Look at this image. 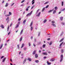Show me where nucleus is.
Instances as JSON below:
<instances>
[{"mask_svg": "<svg viewBox=\"0 0 65 65\" xmlns=\"http://www.w3.org/2000/svg\"><path fill=\"white\" fill-rule=\"evenodd\" d=\"M32 25H33V21H32L31 23H30V26L31 27L30 30L31 31H32L33 29V27L32 26Z\"/></svg>", "mask_w": 65, "mask_h": 65, "instance_id": "obj_1", "label": "nucleus"}, {"mask_svg": "<svg viewBox=\"0 0 65 65\" xmlns=\"http://www.w3.org/2000/svg\"><path fill=\"white\" fill-rule=\"evenodd\" d=\"M60 62H61L62 61H63V55L62 54L60 57Z\"/></svg>", "mask_w": 65, "mask_h": 65, "instance_id": "obj_2", "label": "nucleus"}, {"mask_svg": "<svg viewBox=\"0 0 65 65\" xmlns=\"http://www.w3.org/2000/svg\"><path fill=\"white\" fill-rule=\"evenodd\" d=\"M27 60V58H25L23 62V64H24V63H25L26 62V60Z\"/></svg>", "mask_w": 65, "mask_h": 65, "instance_id": "obj_3", "label": "nucleus"}, {"mask_svg": "<svg viewBox=\"0 0 65 65\" xmlns=\"http://www.w3.org/2000/svg\"><path fill=\"white\" fill-rule=\"evenodd\" d=\"M42 55H47V54L45 52H43L42 53Z\"/></svg>", "mask_w": 65, "mask_h": 65, "instance_id": "obj_4", "label": "nucleus"}, {"mask_svg": "<svg viewBox=\"0 0 65 65\" xmlns=\"http://www.w3.org/2000/svg\"><path fill=\"white\" fill-rule=\"evenodd\" d=\"M27 60L29 61V62H31L32 61V59L30 58H28L27 59Z\"/></svg>", "mask_w": 65, "mask_h": 65, "instance_id": "obj_5", "label": "nucleus"}, {"mask_svg": "<svg viewBox=\"0 0 65 65\" xmlns=\"http://www.w3.org/2000/svg\"><path fill=\"white\" fill-rule=\"evenodd\" d=\"M32 12H33V11H31L30 13H29L28 14V15L29 16H30L31 15V14H32Z\"/></svg>", "mask_w": 65, "mask_h": 65, "instance_id": "obj_6", "label": "nucleus"}, {"mask_svg": "<svg viewBox=\"0 0 65 65\" xmlns=\"http://www.w3.org/2000/svg\"><path fill=\"white\" fill-rule=\"evenodd\" d=\"M41 13V12H39L38 14V15H36V16L37 17H39V16H40V14Z\"/></svg>", "mask_w": 65, "mask_h": 65, "instance_id": "obj_7", "label": "nucleus"}, {"mask_svg": "<svg viewBox=\"0 0 65 65\" xmlns=\"http://www.w3.org/2000/svg\"><path fill=\"white\" fill-rule=\"evenodd\" d=\"M23 29H22L20 34V35H22V34L23 32Z\"/></svg>", "mask_w": 65, "mask_h": 65, "instance_id": "obj_8", "label": "nucleus"}, {"mask_svg": "<svg viewBox=\"0 0 65 65\" xmlns=\"http://www.w3.org/2000/svg\"><path fill=\"white\" fill-rule=\"evenodd\" d=\"M35 0H33L31 2L32 3V5H33V4H34V3H35V1H35Z\"/></svg>", "mask_w": 65, "mask_h": 65, "instance_id": "obj_9", "label": "nucleus"}, {"mask_svg": "<svg viewBox=\"0 0 65 65\" xmlns=\"http://www.w3.org/2000/svg\"><path fill=\"white\" fill-rule=\"evenodd\" d=\"M1 27L2 29H4V25L3 24L1 25Z\"/></svg>", "mask_w": 65, "mask_h": 65, "instance_id": "obj_10", "label": "nucleus"}, {"mask_svg": "<svg viewBox=\"0 0 65 65\" xmlns=\"http://www.w3.org/2000/svg\"><path fill=\"white\" fill-rule=\"evenodd\" d=\"M35 57L36 58H38V55L37 54H35Z\"/></svg>", "mask_w": 65, "mask_h": 65, "instance_id": "obj_11", "label": "nucleus"}, {"mask_svg": "<svg viewBox=\"0 0 65 65\" xmlns=\"http://www.w3.org/2000/svg\"><path fill=\"white\" fill-rule=\"evenodd\" d=\"M24 45H25V44L24 43H23L22 44V46L21 47V48H23V47L24 46Z\"/></svg>", "mask_w": 65, "mask_h": 65, "instance_id": "obj_12", "label": "nucleus"}, {"mask_svg": "<svg viewBox=\"0 0 65 65\" xmlns=\"http://www.w3.org/2000/svg\"><path fill=\"white\" fill-rule=\"evenodd\" d=\"M47 63L48 65H51V63H50L48 62V61H47Z\"/></svg>", "mask_w": 65, "mask_h": 65, "instance_id": "obj_13", "label": "nucleus"}, {"mask_svg": "<svg viewBox=\"0 0 65 65\" xmlns=\"http://www.w3.org/2000/svg\"><path fill=\"white\" fill-rule=\"evenodd\" d=\"M23 39V37H21V38L20 39V42H21L22 41V39Z\"/></svg>", "mask_w": 65, "mask_h": 65, "instance_id": "obj_14", "label": "nucleus"}, {"mask_svg": "<svg viewBox=\"0 0 65 65\" xmlns=\"http://www.w3.org/2000/svg\"><path fill=\"white\" fill-rule=\"evenodd\" d=\"M3 47V44H2L1 45H0V49H1L2 47Z\"/></svg>", "mask_w": 65, "mask_h": 65, "instance_id": "obj_15", "label": "nucleus"}, {"mask_svg": "<svg viewBox=\"0 0 65 65\" xmlns=\"http://www.w3.org/2000/svg\"><path fill=\"white\" fill-rule=\"evenodd\" d=\"M64 38H62V39L59 41V42H62V41L63 40H64Z\"/></svg>", "mask_w": 65, "mask_h": 65, "instance_id": "obj_16", "label": "nucleus"}, {"mask_svg": "<svg viewBox=\"0 0 65 65\" xmlns=\"http://www.w3.org/2000/svg\"><path fill=\"white\" fill-rule=\"evenodd\" d=\"M45 46H46V45L45 44H44L43 45V48H45Z\"/></svg>", "mask_w": 65, "mask_h": 65, "instance_id": "obj_17", "label": "nucleus"}, {"mask_svg": "<svg viewBox=\"0 0 65 65\" xmlns=\"http://www.w3.org/2000/svg\"><path fill=\"white\" fill-rule=\"evenodd\" d=\"M63 44V42H62L60 44V45H59L60 46H62V45Z\"/></svg>", "mask_w": 65, "mask_h": 65, "instance_id": "obj_18", "label": "nucleus"}, {"mask_svg": "<svg viewBox=\"0 0 65 65\" xmlns=\"http://www.w3.org/2000/svg\"><path fill=\"white\" fill-rule=\"evenodd\" d=\"M63 19V17H60V20L61 21H62Z\"/></svg>", "mask_w": 65, "mask_h": 65, "instance_id": "obj_19", "label": "nucleus"}, {"mask_svg": "<svg viewBox=\"0 0 65 65\" xmlns=\"http://www.w3.org/2000/svg\"><path fill=\"white\" fill-rule=\"evenodd\" d=\"M6 59V57L5 58H4V59H3V60L2 61V62H4V61H5V59Z\"/></svg>", "mask_w": 65, "mask_h": 65, "instance_id": "obj_20", "label": "nucleus"}, {"mask_svg": "<svg viewBox=\"0 0 65 65\" xmlns=\"http://www.w3.org/2000/svg\"><path fill=\"white\" fill-rule=\"evenodd\" d=\"M52 26H53L54 27H56V25L55 24H54L53 23H52Z\"/></svg>", "mask_w": 65, "mask_h": 65, "instance_id": "obj_21", "label": "nucleus"}, {"mask_svg": "<svg viewBox=\"0 0 65 65\" xmlns=\"http://www.w3.org/2000/svg\"><path fill=\"white\" fill-rule=\"evenodd\" d=\"M35 62L37 63H39V61L38 60H35Z\"/></svg>", "mask_w": 65, "mask_h": 65, "instance_id": "obj_22", "label": "nucleus"}, {"mask_svg": "<svg viewBox=\"0 0 65 65\" xmlns=\"http://www.w3.org/2000/svg\"><path fill=\"white\" fill-rule=\"evenodd\" d=\"M36 53V51H34L32 53L33 55H35V54Z\"/></svg>", "mask_w": 65, "mask_h": 65, "instance_id": "obj_23", "label": "nucleus"}, {"mask_svg": "<svg viewBox=\"0 0 65 65\" xmlns=\"http://www.w3.org/2000/svg\"><path fill=\"white\" fill-rule=\"evenodd\" d=\"M63 5H64V2H61V6H63Z\"/></svg>", "mask_w": 65, "mask_h": 65, "instance_id": "obj_24", "label": "nucleus"}, {"mask_svg": "<svg viewBox=\"0 0 65 65\" xmlns=\"http://www.w3.org/2000/svg\"><path fill=\"white\" fill-rule=\"evenodd\" d=\"M61 24L62 25H65V23L64 22H62L61 23Z\"/></svg>", "mask_w": 65, "mask_h": 65, "instance_id": "obj_25", "label": "nucleus"}, {"mask_svg": "<svg viewBox=\"0 0 65 65\" xmlns=\"http://www.w3.org/2000/svg\"><path fill=\"white\" fill-rule=\"evenodd\" d=\"M17 47H18V49L19 50V49H20V45L19 44H18L17 45Z\"/></svg>", "mask_w": 65, "mask_h": 65, "instance_id": "obj_26", "label": "nucleus"}, {"mask_svg": "<svg viewBox=\"0 0 65 65\" xmlns=\"http://www.w3.org/2000/svg\"><path fill=\"white\" fill-rule=\"evenodd\" d=\"M9 26H8L7 28V31H9Z\"/></svg>", "mask_w": 65, "mask_h": 65, "instance_id": "obj_27", "label": "nucleus"}, {"mask_svg": "<svg viewBox=\"0 0 65 65\" xmlns=\"http://www.w3.org/2000/svg\"><path fill=\"white\" fill-rule=\"evenodd\" d=\"M56 10H54L53 12V14H55V13H56Z\"/></svg>", "mask_w": 65, "mask_h": 65, "instance_id": "obj_28", "label": "nucleus"}, {"mask_svg": "<svg viewBox=\"0 0 65 65\" xmlns=\"http://www.w3.org/2000/svg\"><path fill=\"white\" fill-rule=\"evenodd\" d=\"M46 21H47V20L46 19L45 20L43 21L44 23H45V22H46Z\"/></svg>", "mask_w": 65, "mask_h": 65, "instance_id": "obj_29", "label": "nucleus"}, {"mask_svg": "<svg viewBox=\"0 0 65 65\" xmlns=\"http://www.w3.org/2000/svg\"><path fill=\"white\" fill-rule=\"evenodd\" d=\"M8 5V3H7L6 4V5L5 6V7H7Z\"/></svg>", "mask_w": 65, "mask_h": 65, "instance_id": "obj_30", "label": "nucleus"}, {"mask_svg": "<svg viewBox=\"0 0 65 65\" xmlns=\"http://www.w3.org/2000/svg\"><path fill=\"white\" fill-rule=\"evenodd\" d=\"M61 53H63V52H64V50L63 49H62L61 50Z\"/></svg>", "mask_w": 65, "mask_h": 65, "instance_id": "obj_31", "label": "nucleus"}, {"mask_svg": "<svg viewBox=\"0 0 65 65\" xmlns=\"http://www.w3.org/2000/svg\"><path fill=\"white\" fill-rule=\"evenodd\" d=\"M9 16H10V15L9 14L5 15V17H9Z\"/></svg>", "mask_w": 65, "mask_h": 65, "instance_id": "obj_32", "label": "nucleus"}, {"mask_svg": "<svg viewBox=\"0 0 65 65\" xmlns=\"http://www.w3.org/2000/svg\"><path fill=\"white\" fill-rule=\"evenodd\" d=\"M26 22V20H25L23 21V24H24V23H25Z\"/></svg>", "mask_w": 65, "mask_h": 65, "instance_id": "obj_33", "label": "nucleus"}, {"mask_svg": "<svg viewBox=\"0 0 65 65\" xmlns=\"http://www.w3.org/2000/svg\"><path fill=\"white\" fill-rule=\"evenodd\" d=\"M55 10H57L58 9V8L57 7H55Z\"/></svg>", "mask_w": 65, "mask_h": 65, "instance_id": "obj_34", "label": "nucleus"}, {"mask_svg": "<svg viewBox=\"0 0 65 65\" xmlns=\"http://www.w3.org/2000/svg\"><path fill=\"white\" fill-rule=\"evenodd\" d=\"M19 27V24H18L15 27V28H18V27Z\"/></svg>", "mask_w": 65, "mask_h": 65, "instance_id": "obj_35", "label": "nucleus"}, {"mask_svg": "<svg viewBox=\"0 0 65 65\" xmlns=\"http://www.w3.org/2000/svg\"><path fill=\"white\" fill-rule=\"evenodd\" d=\"M9 20V17H8L6 19V21H8Z\"/></svg>", "mask_w": 65, "mask_h": 65, "instance_id": "obj_36", "label": "nucleus"}, {"mask_svg": "<svg viewBox=\"0 0 65 65\" xmlns=\"http://www.w3.org/2000/svg\"><path fill=\"white\" fill-rule=\"evenodd\" d=\"M24 5H24V4H23L21 5L20 6H24Z\"/></svg>", "mask_w": 65, "mask_h": 65, "instance_id": "obj_37", "label": "nucleus"}, {"mask_svg": "<svg viewBox=\"0 0 65 65\" xmlns=\"http://www.w3.org/2000/svg\"><path fill=\"white\" fill-rule=\"evenodd\" d=\"M54 60H53V59H51L50 60V61H52V62L54 61Z\"/></svg>", "mask_w": 65, "mask_h": 65, "instance_id": "obj_38", "label": "nucleus"}, {"mask_svg": "<svg viewBox=\"0 0 65 65\" xmlns=\"http://www.w3.org/2000/svg\"><path fill=\"white\" fill-rule=\"evenodd\" d=\"M52 42H51L49 43V45H52Z\"/></svg>", "mask_w": 65, "mask_h": 65, "instance_id": "obj_39", "label": "nucleus"}, {"mask_svg": "<svg viewBox=\"0 0 65 65\" xmlns=\"http://www.w3.org/2000/svg\"><path fill=\"white\" fill-rule=\"evenodd\" d=\"M45 9V8H44L42 9V12Z\"/></svg>", "mask_w": 65, "mask_h": 65, "instance_id": "obj_40", "label": "nucleus"}, {"mask_svg": "<svg viewBox=\"0 0 65 65\" xmlns=\"http://www.w3.org/2000/svg\"><path fill=\"white\" fill-rule=\"evenodd\" d=\"M48 6H49V5H47L45 7V8H47L48 7Z\"/></svg>", "mask_w": 65, "mask_h": 65, "instance_id": "obj_41", "label": "nucleus"}, {"mask_svg": "<svg viewBox=\"0 0 65 65\" xmlns=\"http://www.w3.org/2000/svg\"><path fill=\"white\" fill-rule=\"evenodd\" d=\"M49 2H45V3H44V4H47V3H49Z\"/></svg>", "mask_w": 65, "mask_h": 65, "instance_id": "obj_42", "label": "nucleus"}, {"mask_svg": "<svg viewBox=\"0 0 65 65\" xmlns=\"http://www.w3.org/2000/svg\"><path fill=\"white\" fill-rule=\"evenodd\" d=\"M25 2V0H23L21 2V3H23V2Z\"/></svg>", "mask_w": 65, "mask_h": 65, "instance_id": "obj_43", "label": "nucleus"}, {"mask_svg": "<svg viewBox=\"0 0 65 65\" xmlns=\"http://www.w3.org/2000/svg\"><path fill=\"white\" fill-rule=\"evenodd\" d=\"M52 10H50L48 11V13H50V12H52Z\"/></svg>", "mask_w": 65, "mask_h": 65, "instance_id": "obj_44", "label": "nucleus"}, {"mask_svg": "<svg viewBox=\"0 0 65 65\" xmlns=\"http://www.w3.org/2000/svg\"><path fill=\"white\" fill-rule=\"evenodd\" d=\"M64 33V32H62L61 34H60V36H62V35Z\"/></svg>", "mask_w": 65, "mask_h": 65, "instance_id": "obj_45", "label": "nucleus"}, {"mask_svg": "<svg viewBox=\"0 0 65 65\" xmlns=\"http://www.w3.org/2000/svg\"><path fill=\"white\" fill-rule=\"evenodd\" d=\"M28 44L29 46H31V43H29Z\"/></svg>", "mask_w": 65, "mask_h": 65, "instance_id": "obj_46", "label": "nucleus"}, {"mask_svg": "<svg viewBox=\"0 0 65 65\" xmlns=\"http://www.w3.org/2000/svg\"><path fill=\"white\" fill-rule=\"evenodd\" d=\"M34 42H36V39H34Z\"/></svg>", "mask_w": 65, "mask_h": 65, "instance_id": "obj_47", "label": "nucleus"}, {"mask_svg": "<svg viewBox=\"0 0 65 65\" xmlns=\"http://www.w3.org/2000/svg\"><path fill=\"white\" fill-rule=\"evenodd\" d=\"M9 15H11V13L10 12H9Z\"/></svg>", "mask_w": 65, "mask_h": 65, "instance_id": "obj_48", "label": "nucleus"}, {"mask_svg": "<svg viewBox=\"0 0 65 65\" xmlns=\"http://www.w3.org/2000/svg\"><path fill=\"white\" fill-rule=\"evenodd\" d=\"M21 18H19V19H18V21H21Z\"/></svg>", "mask_w": 65, "mask_h": 65, "instance_id": "obj_49", "label": "nucleus"}, {"mask_svg": "<svg viewBox=\"0 0 65 65\" xmlns=\"http://www.w3.org/2000/svg\"><path fill=\"white\" fill-rule=\"evenodd\" d=\"M14 3H13V4H12V5H11V6H13V5H14Z\"/></svg>", "mask_w": 65, "mask_h": 65, "instance_id": "obj_50", "label": "nucleus"}, {"mask_svg": "<svg viewBox=\"0 0 65 65\" xmlns=\"http://www.w3.org/2000/svg\"><path fill=\"white\" fill-rule=\"evenodd\" d=\"M35 29L36 30H37V26H36V28H35Z\"/></svg>", "mask_w": 65, "mask_h": 65, "instance_id": "obj_51", "label": "nucleus"}, {"mask_svg": "<svg viewBox=\"0 0 65 65\" xmlns=\"http://www.w3.org/2000/svg\"><path fill=\"white\" fill-rule=\"evenodd\" d=\"M4 58V56H2L1 58V59H2L3 58Z\"/></svg>", "mask_w": 65, "mask_h": 65, "instance_id": "obj_52", "label": "nucleus"}, {"mask_svg": "<svg viewBox=\"0 0 65 65\" xmlns=\"http://www.w3.org/2000/svg\"><path fill=\"white\" fill-rule=\"evenodd\" d=\"M29 9H28L27 8L26 9V11H27Z\"/></svg>", "mask_w": 65, "mask_h": 65, "instance_id": "obj_53", "label": "nucleus"}, {"mask_svg": "<svg viewBox=\"0 0 65 65\" xmlns=\"http://www.w3.org/2000/svg\"><path fill=\"white\" fill-rule=\"evenodd\" d=\"M52 23H55V21H52Z\"/></svg>", "mask_w": 65, "mask_h": 65, "instance_id": "obj_54", "label": "nucleus"}, {"mask_svg": "<svg viewBox=\"0 0 65 65\" xmlns=\"http://www.w3.org/2000/svg\"><path fill=\"white\" fill-rule=\"evenodd\" d=\"M33 45L34 46H36V45H35V44H34V43L33 44Z\"/></svg>", "mask_w": 65, "mask_h": 65, "instance_id": "obj_55", "label": "nucleus"}, {"mask_svg": "<svg viewBox=\"0 0 65 65\" xmlns=\"http://www.w3.org/2000/svg\"><path fill=\"white\" fill-rule=\"evenodd\" d=\"M46 58H47V57L46 56H45L44 57V59H46Z\"/></svg>", "mask_w": 65, "mask_h": 65, "instance_id": "obj_56", "label": "nucleus"}, {"mask_svg": "<svg viewBox=\"0 0 65 65\" xmlns=\"http://www.w3.org/2000/svg\"><path fill=\"white\" fill-rule=\"evenodd\" d=\"M40 43H41L40 42H39L38 43V45H39V44H40Z\"/></svg>", "mask_w": 65, "mask_h": 65, "instance_id": "obj_57", "label": "nucleus"}, {"mask_svg": "<svg viewBox=\"0 0 65 65\" xmlns=\"http://www.w3.org/2000/svg\"><path fill=\"white\" fill-rule=\"evenodd\" d=\"M40 32H39V34H38V36H40Z\"/></svg>", "mask_w": 65, "mask_h": 65, "instance_id": "obj_58", "label": "nucleus"}, {"mask_svg": "<svg viewBox=\"0 0 65 65\" xmlns=\"http://www.w3.org/2000/svg\"><path fill=\"white\" fill-rule=\"evenodd\" d=\"M65 8H64L63 9H62V11H64L65 10Z\"/></svg>", "mask_w": 65, "mask_h": 65, "instance_id": "obj_59", "label": "nucleus"}, {"mask_svg": "<svg viewBox=\"0 0 65 65\" xmlns=\"http://www.w3.org/2000/svg\"><path fill=\"white\" fill-rule=\"evenodd\" d=\"M33 7H34V6H33L31 8V9H32L33 8Z\"/></svg>", "mask_w": 65, "mask_h": 65, "instance_id": "obj_60", "label": "nucleus"}, {"mask_svg": "<svg viewBox=\"0 0 65 65\" xmlns=\"http://www.w3.org/2000/svg\"><path fill=\"white\" fill-rule=\"evenodd\" d=\"M28 16H29V14H28L26 15V17H28Z\"/></svg>", "mask_w": 65, "mask_h": 65, "instance_id": "obj_61", "label": "nucleus"}, {"mask_svg": "<svg viewBox=\"0 0 65 65\" xmlns=\"http://www.w3.org/2000/svg\"><path fill=\"white\" fill-rule=\"evenodd\" d=\"M10 33V32H9L8 34V35H9V34Z\"/></svg>", "mask_w": 65, "mask_h": 65, "instance_id": "obj_62", "label": "nucleus"}, {"mask_svg": "<svg viewBox=\"0 0 65 65\" xmlns=\"http://www.w3.org/2000/svg\"><path fill=\"white\" fill-rule=\"evenodd\" d=\"M39 53H41V51L40 50H39Z\"/></svg>", "mask_w": 65, "mask_h": 65, "instance_id": "obj_63", "label": "nucleus"}, {"mask_svg": "<svg viewBox=\"0 0 65 65\" xmlns=\"http://www.w3.org/2000/svg\"><path fill=\"white\" fill-rule=\"evenodd\" d=\"M31 39H33V36L31 37Z\"/></svg>", "mask_w": 65, "mask_h": 65, "instance_id": "obj_64", "label": "nucleus"}]
</instances>
